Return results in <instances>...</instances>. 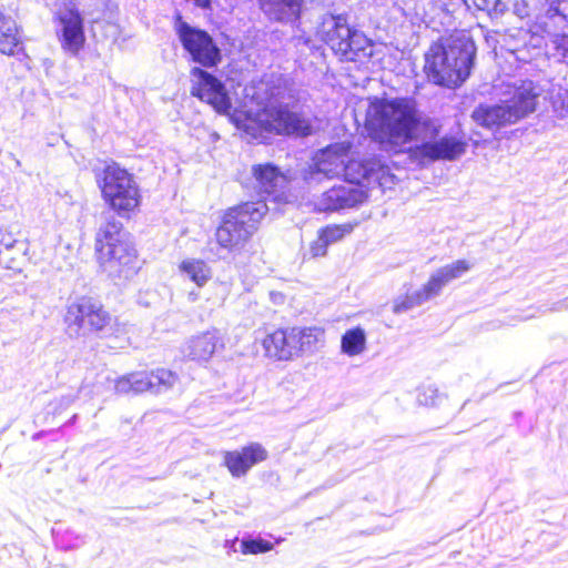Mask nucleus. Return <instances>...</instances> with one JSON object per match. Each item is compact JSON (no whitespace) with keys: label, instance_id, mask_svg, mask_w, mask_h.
Masks as SVG:
<instances>
[{"label":"nucleus","instance_id":"1","mask_svg":"<svg viewBox=\"0 0 568 568\" xmlns=\"http://www.w3.org/2000/svg\"><path fill=\"white\" fill-rule=\"evenodd\" d=\"M192 94L231 118L232 122L254 139L264 133L308 135L311 126L306 119L292 112L286 105L274 104L282 95L280 78H265L244 88V110L232 111L224 84L213 74L200 68L191 70Z\"/></svg>","mask_w":568,"mask_h":568},{"label":"nucleus","instance_id":"2","mask_svg":"<svg viewBox=\"0 0 568 568\" xmlns=\"http://www.w3.org/2000/svg\"><path fill=\"white\" fill-rule=\"evenodd\" d=\"M368 135L387 151L399 152L410 142L434 140L438 124L409 99H374L366 109Z\"/></svg>","mask_w":568,"mask_h":568},{"label":"nucleus","instance_id":"3","mask_svg":"<svg viewBox=\"0 0 568 568\" xmlns=\"http://www.w3.org/2000/svg\"><path fill=\"white\" fill-rule=\"evenodd\" d=\"M475 44L466 34H453L430 45L425 54V72L435 84L453 88L469 75Z\"/></svg>","mask_w":568,"mask_h":568},{"label":"nucleus","instance_id":"4","mask_svg":"<svg viewBox=\"0 0 568 568\" xmlns=\"http://www.w3.org/2000/svg\"><path fill=\"white\" fill-rule=\"evenodd\" d=\"M95 251L100 266L112 277H129L134 273L136 251L122 223L111 217L102 224L95 236Z\"/></svg>","mask_w":568,"mask_h":568},{"label":"nucleus","instance_id":"5","mask_svg":"<svg viewBox=\"0 0 568 568\" xmlns=\"http://www.w3.org/2000/svg\"><path fill=\"white\" fill-rule=\"evenodd\" d=\"M267 211L264 202H247L230 209L215 231L217 245L232 252L244 246Z\"/></svg>","mask_w":568,"mask_h":568},{"label":"nucleus","instance_id":"6","mask_svg":"<svg viewBox=\"0 0 568 568\" xmlns=\"http://www.w3.org/2000/svg\"><path fill=\"white\" fill-rule=\"evenodd\" d=\"M361 166L362 162L351 159L349 144L335 143L316 153L304 180L308 186L320 183L322 176L328 180L344 176L349 183H355Z\"/></svg>","mask_w":568,"mask_h":568},{"label":"nucleus","instance_id":"7","mask_svg":"<svg viewBox=\"0 0 568 568\" xmlns=\"http://www.w3.org/2000/svg\"><path fill=\"white\" fill-rule=\"evenodd\" d=\"M104 201L120 216H129L140 205V190L134 176L116 164L108 165L101 180Z\"/></svg>","mask_w":568,"mask_h":568},{"label":"nucleus","instance_id":"8","mask_svg":"<svg viewBox=\"0 0 568 568\" xmlns=\"http://www.w3.org/2000/svg\"><path fill=\"white\" fill-rule=\"evenodd\" d=\"M110 321L111 316L102 305L88 296H80L69 302L64 315L67 332L74 337L102 331Z\"/></svg>","mask_w":568,"mask_h":568},{"label":"nucleus","instance_id":"9","mask_svg":"<svg viewBox=\"0 0 568 568\" xmlns=\"http://www.w3.org/2000/svg\"><path fill=\"white\" fill-rule=\"evenodd\" d=\"M499 102L509 110L516 122L526 118L536 110L539 93L532 81L514 80L503 82L495 87Z\"/></svg>","mask_w":568,"mask_h":568},{"label":"nucleus","instance_id":"10","mask_svg":"<svg viewBox=\"0 0 568 568\" xmlns=\"http://www.w3.org/2000/svg\"><path fill=\"white\" fill-rule=\"evenodd\" d=\"M175 30L183 48L194 62L203 67H213L220 61V50L205 31L189 26L181 18L175 23Z\"/></svg>","mask_w":568,"mask_h":568},{"label":"nucleus","instance_id":"11","mask_svg":"<svg viewBox=\"0 0 568 568\" xmlns=\"http://www.w3.org/2000/svg\"><path fill=\"white\" fill-rule=\"evenodd\" d=\"M367 199L368 192L364 185H357V183L338 185L323 192L314 201V209L318 212H334L357 206Z\"/></svg>","mask_w":568,"mask_h":568},{"label":"nucleus","instance_id":"12","mask_svg":"<svg viewBox=\"0 0 568 568\" xmlns=\"http://www.w3.org/2000/svg\"><path fill=\"white\" fill-rule=\"evenodd\" d=\"M59 34L62 48L75 54L83 47L85 37L81 14L73 3H64L57 12Z\"/></svg>","mask_w":568,"mask_h":568},{"label":"nucleus","instance_id":"13","mask_svg":"<svg viewBox=\"0 0 568 568\" xmlns=\"http://www.w3.org/2000/svg\"><path fill=\"white\" fill-rule=\"evenodd\" d=\"M351 29L343 14H325L316 27V34L338 55L347 52Z\"/></svg>","mask_w":568,"mask_h":568},{"label":"nucleus","instance_id":"14","mask_svg":"<svg viewBox=\"0 0 568 568\" xmlns=\"http://www.w3.org/2000/svg\"><path fill=\"white\" fill-rule=\"evenodd\" d=\"M294 327L278 328L262 341L265 355L276 361L288 362L298 358Z\"/></svg>","mask_w":568,"mask_h":568},{"label":"nucleus","instance_id":"15","mask_svg":"<svg viewBox=\"0 0 568 568\" xmlns=\"http://www.w3.org/2000/svg\"><path fill=\"white\" fill-rule=\"evenodd\" d=\"M415 152L423 159L454 161L466 152L467 144L455 136H443L437 141H422Z\"/></svg>","mask_w":568,"mask_h":568},{"label":"nucleus","instance_id":"16","mask_svg":"<svg viewBox=\"0 0 568 568\" xmlns=\"http://www.w3.org/2000/svg\"><path fill=\"white\" fill-rule=\"evenodd\" d=\"M470 267L471 265L466 260H457L439 267L430 275L427 283L420 287L423 296H426L428 301L438 296L449 282L462 277Z\"/></svg>","mask_w":568,"mask_h":568},{"label":"nucleus","instance_id":"17","mask_svg":"<svg viewBox=\"0 0 568 568\" xmlns=\"http://www.w3.org/2000/svg\"><path fill=\"white\" fill-rule=\"evenodd\" d=\"M267 458L266 449L257 443H252L241 450L227 452L224 455V463L233 476L240 477L255 464Z\"/></svg>","mask_w":568,"mask_h":568},{"label":"nucleus","instance_id":"18","mask_svg":"<svg viewBox=\"0 0 568 568\" xmlns=\"http://www.w3.org/2000/svg\"><path fill=\"white\" fill-rule=\"evenodd\" d=\"M176 381L178 376L173 372L164 368H160L151 373H131V384L134 394L146 390L160 393L170 389Z\"/></svg>","mask_w":568,"mask_h":568},{"label":"nucleus","instance_id":"19","mask_svg":"<svg viewBox=\"0 0 568 568\" xmlns=\"http://www.w3.org/2000/svg\"><path fill=\"white\" fill-rule=\"evenodd\" d=\"M253 172L261 192L273 196L274 201L287 202V196L283 192L287 183L286 178L275 166L271 164L257 165L253 169Z\"/></svg>","mask_w":568,"mask_h":568},{"label":"nucleus","instance_id":"20","mask_svg":"<svg viewBox=\"0 0 568 568\" xmlns=\"http://www.w3.org/2000/svg\"><path fill=\"white\" fill-rule=\"evenodd\" d=\"M222 346L216 331H209L191 337L184 345L183 353L192 361H207Z\"/></svg>","mask_w":568,"mask_h":568},{"label":"nucleus","instance_id":"21","mask_svg":"<svg viewBox=\"0 0 568 568\" xmlns=\"http://www.w3.org/2000/svg\"><path fill=\"white\" fill-rule=\"evenodd\" d=\"M358 180L355 181L357 185H363V181L368 184L376 183L382 189H392L395 184L396 176L390 172V169L382 163L379 159H369L362 162V166L357 170Z\"/></svg>","mask_w":568,"mask_h":568},{"label":"nucleus","instance_id":"22","mask_svg":"<svg viewBox=\"0 0 568 568\" xmlns=\"http://www.w3.org/2000/svg\"><path fill=\"white\" fill-rule=\"evenodd\" d=\"M508 113L507 106L499 102L496 105H479L474 110L471 116L477 124L495 129L516 122Z\"/></svg>","mask_w":568,"mask_h":568},{"label":"nucleus","instance_id":"23","mask_svg":"<svg viewBox=\"0 0 568 568\" xmlns=\"http://www.w3.org/2000/svg\"><path fill=\"white\" fill-rule=\"evenodd\" d=\"M298 357L314 354L325 345V329L320 326H294Z\"/></svg>","mask_w":568,"mask_h":568},{"label":"nucleus","instance_id":"24","mask_svg":"<svg viewBox=\"0 0 568 568\" xmlns=\"http://www.w3.org/2000/svg\"><path fill=\"white\" fill-rule=\"evenodd\" d=\"M303 0H260L262 10L272 19L285 20L300 13Z\"/></svg>","mask_w":568,"mask_h":568},{"label":"nucleus","instance_id":"25","mask_svg":"<svg viewBox=\"0 0 568 568\" xmlns=\"http://www.w3.org/2000/svg\"><path fill=\"white\" fill-rule=\"evenodd\" d=\"M347 43H349V48L347 52L342 53V59L348 61H362L373 57L374 54V44L363 32L358 30H353Z\"/></svg>","mask_w":568,"mask_h":568},{"label":"nucleus","instance_id":"26","mask_svg":"<svg viewBox=\"0 0 568 568\" xmlns=\"http://www.w3.org/2000/svg\"><path fill=\"white\" fill-rule=\"evenodd\" d=\"M180 272L194 282L197 286H203L212 276L211 267L206 262L199 258H186L179 265Z\"/></svg>","mask_w":568,"mask_h":568},{"label":"nucleus","instance_id":"27","mask_svg":"<svg viewBox=\"0 0 568 568\" xmlns=\"http://www.w3.org/2000/svg\"><path fill=\"white\" fill-rule=\"evenodd\" d=\"M366 333L362 327L347 329L341 338V352L349 357L358 356L366 351Z\"/></svg>","mask_w":568,"mask_h":568},{"label":"nucleus","instance_id":"28","mask_svg":"<svg viewBox=\"0 0 568 568\" xmlns=\"http://www.w3.org/2000/svg\"><path fill=\"white\" fill-rule=\"evenodd\" d=\"M0 52L6 55L23 54L26 59H29L24 52L21 31L0 37Z\"/></svg>","mask_w":568,"mask_h":568},{"label":"nucleus","instance_id":"29","mask_svg":"<svg viewBox=\"0 0 568 568\" xmlns=\"http://www.w3.org/2000/svg\"><path fill=\"white\" fill-rule=\"evenodd\" d=\"M422 290H417L412 294H407L404 297H399L394 301L393 312L396 314L407 312L416 306H419L426 303L428 300L426 296H423Z\"/></svg>","mask_w":568,"mask_h":568},{"label":"nucleus","instance_id":"30","mask_svg":"<svg viewBox=\"0 0 568 568\" xmlns=\"http://www.w3.org/2000/svg\"><path fill=\"white\" fill-rule=\"evenodd\" d=\"M353 225L345 223L339 225H328L321 229L320 235L326 241L328 245L341 241L345 235L351 234Z\"/></svg>","mask_w":568,"mask_h":568},{"label":"nucleus","instance_id":"31","mask_svg":"<svg viewBox=\"0 0 568 568\" xmlns=\"http://www.w3.org/2000/svg\"><path fill=\"white\" fill-rule=\"evenodd\" d=\"M465 2L490 16H499L506 10V4L500 0H465Z\"/></svg>","mask_w":568,"mask_h":568},{"label":"nucleus","instance_id":"32","mask_svg":"<svg viewBox=\"0 0 568 568\" xmlns=\"http://www.w3.org/2000/svg\"><path fill=\"white\" fill-rule=\"evenodd\" d=\"M243 554H261L273 549V545L270 541L257 539V540H242L241 544Z\"/></svg>","mask_w":568,"mask_h":568},{"label":"nucleus","instance_id":"33","mask_svg":"<svg viewBox=\"0 0 568 568\" xmlns=\"http://www.w3.org/2000/svg\"><path fill=\"white\" fill-rule=\"evenodd\" d=\"M550 42L558 58H568V34H555Z\"/></svg>","mask_w":568,"mask_h":568},{"label":"nucleus","instance_id":"34","mask_svg":"<svg viewBox=\"0 0 568 568\" xmlns=\"http://www.w3.org/2000/svg\"><path fill=\"white\" fill-rule=\"evenodd\" d=\"M328 244L326 241L318 234V237L312 242L310 246V254L312 257L324 256L327 252Z\"/></svg>","mask_w":568,"mask_h":568},{"label":"nucleus","instance_id":"35","mask_svg":"<svg viewBox=\"0 0 568 568\" xmlns=\"http://www.w3.org/2000/svg\"><path fill=\"white\" fill-rule=\"evenodd\" d=\"M114 389L119 394H130L133 393L132 384H131V374L124 375L115 381Z\"/></svg>","mask_w":568,"mask_h":568},{"label":"nucleus","instance_id":"36","mask_svg":"<svg viewBox=\"0 0 568 568\" xmlns=\"http://www.w3.org/2000/svg\"><path fill=\"white\" fill-rule=\"evenodd\" d=\"M436 397H437V390L432 387H427V388L423 389L422 393H419L418 402L422 405L432 406V405H435Z\"/></svg>","mask_w":568,"mask_h":568},{"label":"nucleus","instance_id":"37","mask_svg":"<svg viewBox=\"0 0 568 568\" xmlns=\"http://www.w3.org/2000/svg\"><path fill=\"white\" fill-rule=\"evenodd\" d=\"M17 22L11 16L6 14L2 10H0V30L6 27H13V23Z\"/></svg>","mask_w":568,"mask_h":568},{"label":"nucleus","instance_id":"38","mask_svg":"<svg viewBox=\"0 0 568 568\" xmlns=\"http://www.w3.org/2000/svg\"><path fill=\"white\" fill-rule=\"evenodd\" d=\"M560 109L568 113V88L560 94Z\"/></svg>","mask_w":568,"mask_h":568},{"label":"nucleus","instance_id":"39","mask_svg":"<svg viewBox=\"0 0 568 568\" xmlns=\"http://www.w3.org/2000/svg\"><path fill=\"white\" fill-rule=\"evenodd\" d=\"M18 31H21L20 27L18 26L17 22L13 23V27H6L4 29H1L0 30V37H6L7 34H10V33H16Z\"/></svg>","mask_w":568,"mask_h":568},{"label":"nucleus","instance_id":"40","mask_svg":"<svg viewBox=\"0 0 568 568\" xmlns=\"http://www.w3.org/2000/svg\"><path fill=\"white\" fill-rule=\"evenodd\" d=\"M567 308H568V298L556 303L554 305V307L551 308V311L559 312V311H564V310H567Z\"/></svg>","mask_w":568,"mask_h":568},{"label":"nucleus","instance_id":"41","mask_svg":"<svg viewBox=\"0 0 568 568\" xmlns=\"http://www.w3.org/2000/svg\"><path fill=\"white\" fill-rule=\"evenodd\" d=\"M194 1L197 6L203 7V8L207 7L210 3V0H194Z\"/></svg>","mask_w":568,"mask_h":568}]
</instances>
